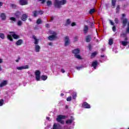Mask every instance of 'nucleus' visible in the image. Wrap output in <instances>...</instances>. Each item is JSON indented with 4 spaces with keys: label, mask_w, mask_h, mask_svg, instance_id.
<instances>
[{
    "label": "nucleus",
    "mask_w": 129,
    "mask_h": 129,
    "mask_svg": "<svg viewBox=\"0 0 129 129\" xmlns=\"http://www.w3.org/2000/svg\"><path fill=\"white\" fill-rule=\"evenodd\" d=\"M67 4V0H54L53 6L55 9L60 10L62 6H65Z\"/></svg>",
    "instance_id": "obj_1"
},
{
    "label": "nucleus",
    "mask_w": 129,
    "mask_h": 129,
    "mask_svg": "<svg viewBox=\"0 0 129 129\" xmlns=\"http://www.w3.org/2000/svg\"><path fill=\"white\" fill-rule=\"evenodd\" d=\"M49 33L51 35L48 37L49 41H54L57 39V32L50 30Z\"/></svg>",
    "instance_id": "obj_2"
},
{
    "label": "nucleus",
    "mask_w": 129,
    "mask_h": 129,
    "mask_svg": "<svg viewBox=\"0 0 129 129\" xmlns=\"http://www.w3.org/2000/svg\"><path fill=\"white\" fill-rule=\"evenodd\" d=\"M9 33L10 34H12L11 35L8 34L7 35V39H8V40H9L10 41H13V38L15 39H19V38H20V36L15 34L14 32H10Z\"/></svg>",
    "instance_id": "obj_3"
},
{
    "label": "nucleus",
    "mask_w": 129,
    "mask_h": 129,
    "mask_svg": "<svg viewBox=\"0 0 129 129\" xmlns=\"http://www.w3.org/2000/svg\"><path fill=\"white\" fill-rule=\"evenodd\" d=\"M65 118H66V116L59 115L57 116L56 120L57 121H58V122H60V123H61V124H64V123H65V122L64 121V120H63V119H65Z\"/></svg>",
    "instance_id": "obj_4"
},
{
    "label": "nucleus",
    "mask_w": 129,
    "mask_h": 129,
    "mask_svg": "<svg viewBox=\"0 0 129 129\" xmlns=\"http://www.w3.org/2000/svg\"><path fill=\"white\" fill-rule=\"evenodd\" d=\"M80 50L79 49H76L73 50V53L74 54V56L77 59H82L81 56L80 55Z\"/></svg>",
    "instance_id": "obj_5"
},
{
    "label": "nucleus",
    "mask_w": 129,
    "mask_h": 129,
    "mask_svg": "<svg viewBox=\"0 0 129 129\" xmlns=\"http://www.w3.org/2000/svg\"><path fill=\"white\" fill-rule=\"evenodd\" d=\"M122 24H123V28H124L125 27V25L126 24H127V27L126 29V33H129V21L128 20L126 19H124L122 21Z\"/></svg>",
    "instance_id": "obj_6"
},
{
    "label": "nucleus",
    "mask_w": 129,
    "mask_h": 129,
    "mask_svg": "<svg viewBox=\"0 0 129 129\" xmlns=\"http://www.w3.org/2000/svg\"><path fill=\"white\" fill-rule=\"evenodd\" d=\"M30 66L29 65H25L23 66L17 67L16 68L17 70H24L25 69H29Z\"/></svg>",
    "instance_id": "obj_7"
},
{
    "label": "nucleus",
    "mask_w": 129,
    "mask_h": 129,
    "mask_svg": "<svg viewBox=\"0 0 129 129\" xmlns=\"http://www.w3.org/2000/svg\"><path fill=\"white\" fill-rule=\"evenodd\" d=\"M70 45V39L69 37L66 36L64 37V46H69Z\"/></svg>",
    "instance_id": "obj_8"
},
{
    "label": "nucleus",
    "mask_w": 129,
    "mask_h": 129,
    "mask_svg": "<svg viewBox=\"0 0 129 129\" xmlns=\"http://www.w3.org/2000/svg\"><path fill=\"white\" fill-rule=\"evenodd\" d=\"M35 74L36 80H37V81H40V75L41 74V72L39 71H36L35 72Z\"/></svg>",
    "instance_id": "obj_9"
},
{
    "label": "nucleus",
    "mask_w": 129,
    "mask_h": 129,
    "mask_svg": "<svg viewBox=\"0 0 129 129\" xmlns=\"http://www.w3.org/2000/svg\"><path fill=\"white\" fill-rule=\"evenodd\" d=\"M19 4L21 6H26L28 4V0H20Z\"/></svg>",
    "instance_id": "obj_10"
},
{
    "label": "nucleus",
    "mask_w": 129,
    "mask_h": 129,
    "mask_svg": "<svg viewBox=\"0 0 129 129\" xmlns=\"http://www.w3.org/2000/svg\"><path fill=\"white\" fill-rule=\"evenodd\" d=\"M61 128V126L59 124L54 123L52 126V129H60Z\"/></svg>",
    "instance_id": "obj_11"
},
{
    "label": "nucleus",
    "mask_w": 129,
    "mask_h": 129,
    "mask_svg": "<svg viewBox=\"0 0 129 129\" xmlns=\"http://www.w3.org/2000/svg\"><path fill=\"white\" fill-rule=\"evenodd\" d=\"M98 65V62L97 60H95L92 62V66L93 67L94 69H96V66Z\"/></svg>",
    "instance_id": "obj_12"
},
{
    "label": "nucleus",
    "mask_w": 129,
    "mask_h": 129,
    "mask_svg": "<svg viewBox=\"0 0 129 129\" xmlns=\"http://www.w3.org/2000/svg\"><path fill=\"white\" fill-rule=\"evenodd\" d=\"M0 18L2 21H6V19H7V16H6V14L1 13L0 15Z\"/></svg>",
    "instance_id": "obj_13"
},
{
    "label": "nucleus",
    "mask_w": 129,
    "mask_h": 129,
    "mask_svg": "<svg viewBox=\"0 0 129 129\" xmlns=\"http://www.w3.org/2000/svg\"><path fill=\"white\" fill-rule=\"evenodd\" d=\"M7 84H8V81L7 80L4 81L0 84V87L1 88L4 87V86H6V85H7Z\"/></svg>",
    "instance_id": "obj_14"
},
{
    "label": "nucleus",
    "mask_w": 129,
    "mask_h": 129,
    "mask_svg": "<svg viewBox=\"0 0 129 129\" xmlns=\"http://www.w3.org/2000/svg\"><path fill=\"white\" fill-rule=\"evenodd\" d=\"M27 19H28V15H27V14H23L21 18L22 21H23V22H25V21H27Z\"/></svg>",
    "instance_id": "obj_15"
},
{
    "label": "nucleus",
    "mask_w": 129,
    "mask_h": 129,
    "mask_svg": "<svg viewBox=\"0 0 129 129\" xmlns=\"http://www.w3.org/2000/svg\"><path fill=\"white\" fill-rule=\"evenodd\" d=\"M32 38H33V39H34V41H35L34 44H35V45H37V44L39 43V39H37V37H36V36H35V35H33V36H32Z\"/></svg>",
    "instance_id": "obj_16"
},
{
    "label": "nucleus",
    "mask_w": 129,
    "mask_h": 129,
    "mask_svg": "<svg viewBox=\"0 0 129 129\" xmlns=\"http://www.w3.org/2000/svg\"><path fill=\"white\" fill-rule=\"evenodd\" d=\"M83 107L84 108H90V105H89L88 103H87V102H84L83 104Z\"/></svg>",
    "instance_id": "obj_17"
},
{
    "label": "nucleus",
    "mask_w": 129,
    "mask_h": 129,
    "mask_svg": "<svg viewBox=\"0 0 129 129\" xmlns=\"http://www.w3.org/2000/svg\"><path fill=\"white\" fill-rule=\"evenodd\" d=\"M71 119H69L66 121V123H67V124L72 123L73 120H74V118H73V117L71 116Z\"/></svg>",
    "instance_id": "obj_18"
},
{
    "label": "nucleus",
    "mask_w": 129,
    "mask_h": 129,
    "mask_svg": "<svg viewBox=\"0 0 129 129\" xmlns=\"http://www.w3.org/2000/svg\"><path fill=\"white\" fill-rule=\"evenodd\" d=\"M88 26L85 25L84 27V33H85V34H87V32H88Z\"/></svg>",
    "instance_id": "obj_19"
},
{
    "label": "nucleus",
    "mask_w": 129,
    "mask_h": 129,
    "mask_svg": "<svg viewBox=\"0 0 129 129\" xmlns=\"http://www.w3.org/2000/svg\"><path fill=\"white\" fill-rule=\"evenodd\" d=\"M115 4H116V0H112L111 7L113 9H114V8H115Z\"/></svg>",
    "instance_id": "obj_20"
},
{
    "label": "nucleus",
    "mask_w": 129,
    "mask_h": 129,
    "mask_svg": "<svg viewBox=\"0 0 129 129\" xmlns=\"http://www.w3.org/2000/svg\"><path fill=\"white\" fill-rule=\"evenodd\" d=\"M70 24H71V21H70V19H67L65 22L64 26H69Z\"/></svg>",
    "instance_id": "obj_21"
},
{
    "label": "nucleus",
    "mask_w": 129,
    "mask_h": 129,
    "mask_svg": "<svg viewBox=\"0 0 129 129\" xmlns=\"http://www.w3.org/2000/svg\"><path fill=\"white\" fill-rule=\"evenodd\" d=\"M86 40L87 43H90V41H91V37L90 35H88L86 38Z\"/></svg>",
    "instance_id": "obj_22"
},
{
    "label": "nucleus",
    "mask_w": 129,
    "mask_h": 129,
    "mask_svg": "<svg viewBox=\"0 0 129 129\" xmlns=\"http://www.w3.org/2000/svg\"><path fill=\"white\" fill-rule=\"evenodd\" d=\"M22 43H23V40L19 39L18 41L16 42V45H17V46H20V45H22Z\"/></svg>",
    "instance_id": "obj_23"
},
{
    "label": "nucleus",
    "mask_w": 129,
    "mask_h": 129,
    "mask_svg": "<svg viewBox=\"0 0 129 129\" xmlns=\"http://www.w3.org/2000/svg\"><path fill=\"white\" fill-rule=\"evenodd\" d=\"M98 53V52H97V51H95L92 53L91 55V58H94V57H95L97 55Z\"/></svg>",
    "instance_id": "obj_24"
},
{
    "label": "nucleus",
    "mask_w": 129,
    "mask_h": 129,
    "mask_svg": "<svg viewBox=\"0 0 129 129\" xmlns=\"http://www.w3.org/2000/svg\"><path fill=\"white\" fill-rule=\"evenodd\" d=\"M46 5L47 7H51V6L52 5V1H48L46 2Z\"/></svg>",
    "instance_id": "obj_25"
},
{
    "label": "nucleus",
    "mask_w": 129,
    "mask_h": 129,
    "mask_svg": "<svg viewBox=\"0 0 129 129\" xmlns=\"http://www.w3.org/2000/svg\"><path fill=\"white\" fill-rule=\"evenodd\" d=\"M15 16H16V18H19V17H20V16H21V12H17L15 13Z\"/></svg>",
    "instance_id": "obj_26"
},
{
    "label": "nucleus",
    "mask_w": 129,
    "mask_h": 129,
    "mask_svg": "<svg viewBox=\"0 0 129 129\" xmlns=\"http://www.w3.org/2000/svg\"><path fill=\"white\" fill-rule=\"evenodd\" d=\"M41 79H42V80H47V79L48 78V77L47 76H42L41 77Z\"/></svg>",
    "instance_id": "obj_27"
},
{
    "label": "nucleus",
    "mask_w": 129,
    "mask_h": 129,
    "mask_svg": "<svg viewBox=\"0 0 129 129\" xmlns=\"http://www.w3.org/2000/svg\"><path fill=\"white\" fill-rule=\"evenodd\" d=\"M95 12V9H92L90 10L89 14H90V15H92V14H93V13H94Z\"/></svg>",
    "instance_id": "obj_28"
},
{
    "label": "nucleus",
    "mask_w": 129,
    "mask_h": 129,
    "mask_svg": "<svg viewBox=\"0 0 129 129\" xmlns=\"http://www.w3.org/2000/svg\"><path fill=\"white\" fill-rule=\"evenodd\" d=\"M39 15V13H38V11H34L33 12V16L34 17H38V15Z\"/></svg>",
    "instance_id": "obj_29"
},
{
    "label": "nucleus",
    "mask_w": 129,
    "mask_h": 129,
    "mask_svg": "<svg viewBox=\"0 0 129 129\" xmlns=\"http://www.w3.org/2000/svg\"><path fill=\"white\" fill-rule=\"evenodd\" d=\"M0 38L1 39H5V34L3 33H0Z\"/></svg>",
    "instance_id": "obj_30"
},
{
    "label": "nucleus",
    "mask_w": 129,
    "mask_h": 129,
    "mask_svg": "<svg viewBox=\"0 0 129 129\" xmlns=\"http://www.w3.org/2000/svg\"><path fill=\"white\" fill-rule=\"evenodd\" d=\"M5 102V101L4 99H1L0 100V106H3L4 105V103Z\"/></svg>",
    "instance_id": "obj_31"
},
{
    "label": "nucleus",
    "mask_w": 129,
    "mask_h": 129,
    "mask_svg": "<svg viewBox=\"0 0 129 129\" xmlns=\"http://www.w3.org/2000/svg\"><path fill=\"white\" fill-rule=\"evenodd\" d=\"M10 7L12 8V9H16V8H17V5L15 4H11Z\"/></svg>",
    "instance_id": "obj_32"
},
{
    "label": "nucleus",
    "mask_w": 129,
    "mask_h": 129,
    "mask_svg": "<svg viewBox=\"0 0 129 129\" xmlns=\"http://www.w3.org/2000/svg\"><path fill=\"white\" fill-rule=\"evenodd\" d=\"M121 43L123 46H126V45H127V42L125 41H121Z\"/></svg>",
    "instance_id": "obj_33"
},
{
    "label": "nucleus",
    "mask_w": 129,
    "mask_h": 129,
    "mask_svg": "<svg viewBox=\"0 0 129 129\" xmlns=\"http://www.w3.org/2000/svg\"><path fill=\"white\" fill-rule=\"evenodd\" d=\"M17 25L18 26H22V25H23V22H22V21H18V22H17Z\"/></svg>",
    "instance_id": "obj_34"
},
{
    "label": "nucleus",
    "mask_w": 129,
    "mask_h": 129,
    "mask_svg": "<svg viewBox=\"0 0 129 129\" xmlns=\"http://www.w3.org/2000/svg\"><path fill=\"white\" fill-rule=\"evenodd\" d=\"M112 44H113V40H112V39H110L109 40V45H112Z\"/></svg>",
    "instance_id": "obj_35"
},
{
    "label": "nucleus",
    "mask_w": 129,
    "mask_h": 129,
    "mask_svg": "<svg viewBox=\"0 0 129 129\" xmlns=\"http://www.w3.org/2000/svg\"><path fill=\"white\" fill-rule=\"evenodd\" d=\"M41 23H42V20H41L40 19H38L36 22V23L37 24V25H40Z\"/></svg>",
    "instance_id": "obj_36"
},
{
    "label": "nucleus",
    "mask_w": 129,
    "mask_h": 129,
    "mask_svg": "<svg viewBox=\"0 0 129 129\" xmlns=\"http://www.w3.org/2000/svg\"><path fill=\"white\" fill-rule=\"evenodd\" d=\"M77 95V94L76 93H74L73 95V99H75L76 98V96Z\"/></svg>",
    "instance_id": "obj_37"
},
{
    "label": "nucleus",
    "mask_w": 129,
    "mask_h": 129,
    "mask_svg": "<svg viewBox=\"0 0 129 129\" xmlns=\"http://www.w3.org/2000/svg\"><path fill=\"white\" fill-rule=\"evenodd\" d=\"M10 20H11V21H13V22H16V18H15L14 17H11L10 18Z\"/></svg>",
    "instance_id": "obj_38"
},
{
    "label": "nucleus",
    "mask_w": 129,
    "mask_h": 129,
    "mask_svg": "<svg viewBox=\"0 0 129 129\" xmlns=\"http://www.w3.org/2000/svg\"><path fill=\"white\" fill-rule=\"evenodd\" d=\"M71 99H72V97L70 96L67 98V100L68 101H71Z\"/></svg>",
    "instance_id": "obj_39"
},
{
    "label": "nucleus",
    "mask_w": 129,
    "mask_h": 129,
    "mask_svg": "<svg viewBox=\"0 0 129 129\" xmlns=\"http://www.w3.org/2000/svg\"><path fill=\"white\" fill-rule=\"evenodd\" d=\"M114 22H115V24H118V19L115 18L114 20Z\"/></svg>",
    "instance_id": "obj_40"
},
{
    "label": "nucleus",
    "mask_w": 129,
    "mask_h": 129,
    "mask_svg": "<svg viewBox=\"0 0 129 129\" xmlns=\"http://www.w3.org/2000/svg\"><path fill=\"white\" fill-rule=\"evenodd\" d=\"M109 22H110V24L112 26H114V23H113V22H112V21L109 20Z\"/></svg>",
    "instance_id": "obj_41"
},
{
    "label": "nucleus",
    "mask_w": 129,
    "mask_h": 129,
    "mask_svg": "<svg viewBox=\"0 0 129 129\" xmlns=\"http://www.w3.org/2000/svg\"><path fill=\"white\" fill-rule=\"evenodd\" d=\"M119 11V6H117L116 7V13Z\"/></svg>",
    "instance_id": "obj_42"
},
{
    "label": "nucleus",
    "mask_w": 129,
    "mask_h": 129,
    "mask_svg": "<svg viewBox=\"0 0 129 129\" xmlns=\"http://www.w3.org/2000/svg\"><path fill=\"white\" fill-rule=\"evenodd\" d=\"M74 26H76V23L75 22H73L72 24H71V26L72 27H74Z\"/></svg>",
    "instance_id": "obj_43"
},
{
    "label": "nucleus",
    "mask_w": 129,
    "mask_h": 129,
    "mask_svg": "<svg viewBox=\"0 0 129 129\" xmlns=\"http://www.w3.org/2000/svg\"><path fill=\"white\" fill-rule=\"evenodd\" d=\"M74 41H75V42H76V41H78V37L77 36H76L74 38Z\"/></svg>",
    "instance_id": "obj_44"
},
{
    "label": "nucleus",
    "mask_w": 129,
    "mask_h": 129,
    "mask_svg": "<svg viewBox=\"0 0 129 129\" xmlns=\"http://www.w3.org/2000/svg\"><path fill=\"white\" fill-rule=\"evenodd\" d=\"M37 12L38 13V15H43V11H37Z\"/></svg>",
    "instance_id": "obj_45"
},
{
    "label": "nucleus",
    "mask_w": 129,
    "mask_h": 129,
    "mask_svg": "<svg viewBox=\"0 0 129 129\" xmlns=\"http://www.w3.org/2000/svg\"><path fill=\"white\" fill-rule=\"evenodd\" d=\"M40 2H41V4H45L46 0H39Z\"/></svg>",
    "instance_id": "obj_46"
},
{
    "label": "nucleus",
    "mask_w": 129,
    "mask_h": 129,
    "mask_svg": "<svg viewBox=\"0 0 129 129\" xmlns=\"http://www.w3.org/2000/svg\"><path fill=\"white\" fill-rule=\"evenodd\" d=\"M112 31H113V32H115V31H116L115 26H113V27H112Z\"/></svg>",
    "instance_id": "obj_47"
},
{
    "label": "nucleus",
    "mask_w": 129,
    "mask_h": 129,
    "mask_svg": "<svg viewBox=\"0 0 129 129\" xmlns=\"http://www.w3.org/2000/svg\"><path fill=\"white\" fill-rule=\"evenodd\" d=\"M34 52H40V49H35Z\"/></svg>",
    "instance_id": "obj_48"
},
{
    "label": "nucleus",
    "mask_w": 129,
    "mask_h": 129,
    "mask_svg": "<svg viewBox=\"0 0 129 129\" xmlns=\"http://www.w3.org/2000/svg\"><path fill=\"white\" fill-rule=\"evenodd\" d=\"M112 51L114 53H117V50H116V49H114Z\"/></svg>",
    "instance_id": "obj_49"
},
{
    "label": "nucleus",
    "mask_w": 129,
    "mask_h": 129,
    "mask_svg": "<svg viewBox=\"0 0 129 129\" xmlns=\"http://www.w3.org/2000/svg\"><path fill=\"white\" fill-rule=\"evenodd\" d=\"M35 49H40V46L36 45L35 46Z\"/></svg>",
    "instance_id": "obj_50"
},
{
    "label": "nucleus",
    "mask_w": 129,
    "mask_h": 129,
    "mask_svg": "<svg viewBox=\"0 0 129 129\" xmlns=\"http://www.w3.org/2000/svg\"><path fill=\"white\" fill-rule=\"evenodd\" d=\"M20 59H21V58L18 57L17 59L15 60L16 62H19V61H20Z\"/></svg>",
    "instance_id": "obj_51"
},
{
    "label": "nucleus",
    "mask_w": 129,
    "mask_h": 129,
    "mask_svg": "<svg viewBox=\"0 0 129 129\" xmlns=\"http://www.w3.org/2000/svg\"><path fill=\"white\" fill-rule=\"evenodd\" d=\"M61 73H65V70H64V69H62L61 70Z\"/></svg>",
    "instance_id": "obj_52"
},
{
    "label": "nucleus",
    "mask_w": 129,
    "mask_h": 129,
    "mask_svg": "<svg viewBox=\"0 0 129 129\" xmlns=\"http://www.w3.org/2000/svg\"><path fill=\"white\" fill-rule=\"evenodd\" d=\"M45 27L46 28H49L50 27V25H49L48 24H46Z\"/></svg>",
    "instance_id": "obj_53"
},
{
    "label": "nucleus",
    "mask_w": 129,
    "mask_h": 129,
    "mask_svg": "<svg viewBox=\"0 0 129 129\" xmlns=\"http://www.w3.org/2000/svg\"><path fill=\"white\" fill-rule=\"evenodd\" d=\"M101 58H104V59H106V56H104V55H101Z\"/></svg>",
    "instance_id": "obj_54"
},
{
    "label": "nucleus",
    "mask_w": 129,
    "mask_h": 129,
    "mask_svg": "<svg viewBox=\"0 0 129 129\" xmlns=\"http://www.w3.org/2000/svg\"><path fill=\"white\" fill-rule=\"evenodd\" d=\"M3 5H4V4L3 3V2H0V8L1 7H3Z\"/></svg>",
    "instance_id": "obj_55"
},
{
    "label": "nucleus",
    "mask_w": 129,
    "mask_h": 129,
    "mask_svg": "<svg viewBox=\"0 0 129 129\" xmlns=\"http://www.w3.org/2000/svg\"><path fill=\"white\" fill-rule=\"evenodd\" d=\"M3 62H4L3 59L0 58V63H3Z\"/></svg>",
    "instance_id": "obj_56"
},
{
    "label": "nucleus",
    "mask_w": 129,
    "mask_h": 129,
    "mask_svg": "<svg viewBox=\"0 0 129 129\" xmlns=\"http://www.w3.org/2000/svg\"><path fill=\"white\" fill-rule=\"evenodd\" d=\"M121 36H122L123 37H125V34H121Z\"/></svg>",
    "instance_id": "obj_57"
},
{
    "label": "nucleus",
    "mask_w": 129,
    "mask_h": 129,
    "mask_svg": "<svg viewBox=\"0 0 129 129\" xmlns=\"http://www.w3.org/2000/svg\"><path fill=\"white\" fill-rule=\"evenodd\" d=\"M88 48H89V49H91V45H89Z\"/></svg>",
    "instance_id": "obj_58"
},
{
    "label": "nucleus",
    "mask_w": 129,
    "mask_h": 129,
    "mask_svg": "<svg viewBox=\"0 0 129 129\" xmlns=\"http://www.w3.org/2000/svg\"><path fill=\"white\" fill-rule=\"evenodd\" d=\"M122 17H123V18L125 17V14H122Z\"/></svg>",
    "instance_id": "obj_59"
},
{
    "label": "nucleus",
    "mask_w": 129,
    "mask_h": 129,
    "mask_svg": "<svg viewBox=\"0 0 129 129\" xmlns=\"http://www.w3.org/2000/svg\"><path fill=\"white\" fill-rule=\"evenodd\" d=\"M46 119H47V120H49V119H50V118L49 117H47Z\"/></svg>",
    "instance_id": "obj_60"
},
{
    "label": "nucleus",
    "mask_w": 129,
    "mask_h": 129,
    "mask_svg": "<svg viewBox=\"0 0 129 129\" xmlns=\"http://www.w3.org/2000/svg\"><path fill=\"white\" fill-rule=\"evenodd\" d=\"M48 45H49V46H52V43H49V44H48Z\"/></svg>",
    "instance_id": "obj_61"
},
{
    "label": "nucleus",
    "mask_w": 129,
    "mask_h": 129,
    "mask_svg": "<svg viewBox=\"0 0 129 129\" xmlns=\"http://www.w3.org/2000/svg\"><path fill=\"white\" fill-rule=\"evenodd\" d=\"M60 95H61V96H64V94L61 93V94H60Z\"/></svg>",
    "instance_id": "obj_62"
},
{
    "label": "nucleus",
    "mask_w": 129,
    "mask_h": 129,
    "mask_svg": "<svg viewBox=\"0 0 129 129\" xmlns=\"http://www.w3.org/2000/svg\"><path fill=\"white\" fill-rule=\"evenodd\" d=\"M2 67H1L0 66V71H2Z\"/></svg>",
    "instance_id": "obj_63"
},
{
    "label": "nucleus",
    "mask_w": 129,
    "mask_h": 129,
    "mask_svg": "<svg viewBox=\"0 0 129 129\" xmlns=\"http://www.w3.org/2000/svg\"><path fill=\"white\" fill-rule=\"evenodd\" d=\"M53 20H54V18L51 17V19L50 21L51 22V21H53Z\"/></svg>",
    "instance_id": "obj_64"
}]
</instances>
